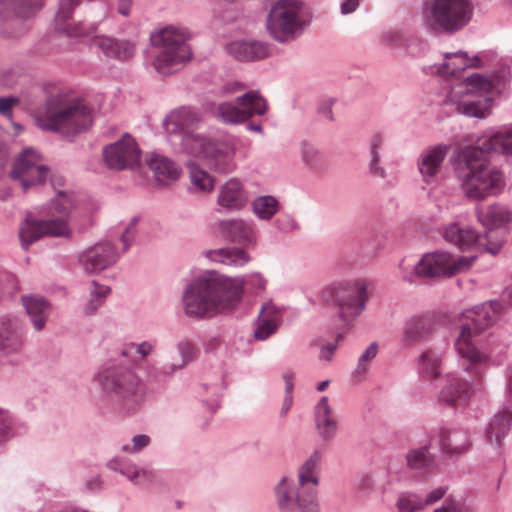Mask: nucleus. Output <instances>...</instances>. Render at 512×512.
<instances>
[{"instance_id":"1","label":"nucleus","mask_w":512,"mask_h":512,"mask_svg":"<svg viewBox=\"0 0 512 512\" xmlns=\"http://www.w3.org/2000/svg\"><path fill=\"white\" fill-rule=\"evenodd\" d=\"M200 121L196 111L181 107L170 112L164 120V127L168 133H179L182 136L181 145L186 154L204 161L218 172L232 171L240 143L236 140L212 141L195 133Z\"/></svg>"},{"instance_id":"2","label":"nucleus","mask_w":512,"mask_h":512,"mask_svg":"<svg viewBox=\"0 0 512 512\" xmlns=\"http://www.w3.org/2000/svg\"><path fill=\"white\" fill-rule=\"evenodd\" d=\"M244 280L209 272L194 281L186 290L183 301L189 316L205 317L231 311L240 302Z\"/></svg>"},{"instance_id":"3","label":"nucleus","mask_w":512,"mask_h":512,"mask_svg":"<svg viewBox=\"0 0 512 512\" xmlns=\"http://www.w3.org/2000/svg\"><path fill=\"white\" fill-rule=\"evenodd\" d=\"M501 309L498 301H490L462 314L460 332L454 347L459 357L467 364V369L488 361V355L482 347L481 335L498 320Z\"/></svg>"},{"instance_id":"4","label":"nucleus","mask_w":512,"mask_h":512,"mask_svg":"<svg viewBox=\"0 0 512 512\" xmlns=\"http://www.w3.org/2000/svg\"><path fill=\"white\" fill-rule=\"evenodd\" d=\"M457 176L466 197L483 201L504 187L502 173L490 166L479 147H464L457 155Z\"/></svg>"},{"instance_id":"5","label":"nucleus","mask_w":512,"mask_h":512,"mask_svg":"<svg viewBox=\"0 0 512 512\" xmlns=\"http://www.w3.org/2000/svg\"><path fill=\"white\" fill-rule=\"evenodd\" d=\"M46 89L49 96L45 111L37 116L41 128L74 135L92 124L91 111L83 101H68L65 93L54 85Z\"/></svg>"},{"instance_id":"6","label":"nucleus","mask_w":512,"mask_h":512,"mask_svg":"<svg viewBox=\"0 0 512 512\" xmlns=\"http://www.w3.org/2000/svg\"><path fill=\"white\" fill-rule=\"evenodd\" d=\"M320 459L318 451L311 454L299 469L297 485L287 478H283L277 485V502L282 512H319L316 486Z\"/></svg>"},{"instance_id":"7","label":"nucleus","mask_w":512,"mask_h":512,"mask_svg":"<svg viewBox=\"0 0 512 512\" xmlns=\"http://www.w3.org/2000/svg\"><path fill=\"white\" fill-rule=\"evenodd\" d=\"M506 76L488 77L473 74L464 81L455 84L447 95V103L456 106V111L467 116L484 118L490 114L491 94L499 90Z\"/></svg>"},{"instance_id":"8","label":"nucleus","mask_w":512,"mask_h":512,"mask_svg":"<svg viewBox=\"0 0 512 512\" xmlns=\"http://www.w3.org/2000/svg\"><path fill=\"white\" fill-rule=\"evenodd\" d=\"M74 208L71 194L58 191L49 206V218L45 220H25L19 230L21 245L27 249L33 242L45 236L68 237L70 235L69 216Z\"/></svg>"},{"instance_id":"9","label":"nucleus","mask_w":512,"mask_h":512,"mask_svg":"<svg viewBox=\"0 0 512 512\" xmlns=\"http://www.w3.org/2000/svg\"><path fill=\"white\" fill-rule=\"evenodd\" d=\"M190 35L184 28L168 26L152 34L153 46L159 48L153 65L161 74L177 70L191 58V49L187 44Z\"/></svg>"},{"instance_id":"10","label":"nucleus","mask_w":512,"mask_h":512,"mask_svg":"<svg viewBox=\"0 0 512 512\" xmlns=\"http://www.w3.org/2000/svg\"><path fill=\"white\" fill-rule=\"evenodd\" d=\"M472 6L468 0H426L422 17L424 24L433 31L453 33L470 21Z\"/></svg>"},{"instance_id":"11","label":"nucleus","mask_w":512,"mask_h":512,"mask_svg":"<svg viewBox=\"0 0 512 512\" xmlns=\"http://www.w3.org/2000/svg\"><path fill=\"white\" fill-rule=\"evenodd\" d=\"M305 25L301 0H275L266 18L268 33L280 42L295 39Z\"/></svg>"},{"instance_id":"12","label":"nucleus","mask_w":512,"mask_h":512,"mask_svg":"<svg viewBox=\"0 0 512 512\" xmlns=\"http://www.w3.org/2000/svg\"><path fill=\"white\" fill-rule=\"evenodd\" d=\"M323 298L334 302L340 317L347 321L364 310L368 300L367 283L363 279L335 283L323 291Z\"/></svg>"},{"instance_id":"13","label":"nucleus","mask_w":512,"mask_h":512,"mask_svg":"<svg viewBox=\"0 0 512 512\" xmlns=\"http://www.w3.org/2000/svg\"><path fill=\"white\" fill-rule=\"evenodd\" d=\"M103 391L120 401L138 402L144 386L134 372L123 367H109L97 375Z\"/></svg>"},{"instance_id":"14","label":"nucleus","mask_w":512,"mask_h":512,"mask_svg":"<svg viewBox=\"0 0 512 512\" xmlns=\"http://www.w3.org/2000/svg\"><path fill=\"white\" fill-rule=\"evenodd\" d=\"M475 260V256L454 257L449 252L436 251L422 256L415 266V273L425 278H449L468 271Z\"/></svg>"},{"instance_id":"15","label":"nucleus","mask_w":512,"mask_h":512,"mask_svg":"<svg viewBox=\"0 0 512 512\" xmlns=\"http://www.w3.org/2000/svg\"><path fill=\"white\" fill-rule=\"evenodd\" d=\"M442 235L446 242L462 251L475 248L496 255L503 246V240L498 235L494 233L481 235L473 228L462 226L457 222L444 226Z\"/></svg>"},{"instance_id":"16","label":"nucleus","mask_w":512,"mask_h":512,"mask_svg":"<svg viewBox=\"0 0 512 512\" xmlns=\"http://www.w3.org/2000/svg\"><path fill=\"white\" fill-rule=\"evenodd\" d=\"M48 168L41 155L32 148L24 149L15 159L10 177L19 181L24 191L44 182Z\"/></svg>"},{"instance_id":"17","label":"nucleus","mask_w":512,"mask_h":512,"mask_svg":"<svg viewBox=\"0 0 512 512\" xmlns=\"http://www.w3.org/2000/svg\"><path fill=\"white\" fill-rule=\"evenodd\" d=\"M0 3L7 5L12 13L2 27V33L8 38L25 34L29 29L28 21L43 7L42 0H0Z\"/></svg>"},{"instance_id":"18","label":"nucleus","mask_w":512,"mask_h":512,"mask_svg":"<svg viewBox=\"0 0 512 512\" xmlns=\"http://www.w3.org/2000/svg\"><path fill=\"white\" fill-rule=\"evenodd\" d=\"M266 101L257 92L250 91L237 98V104L222 103L218 106V115L228 123H241L253 115L266 112Z\"/></svg>"},{"instance_id":"19","label":"nucleus","mask_w":512,"mask_h":512,"mask_svg":"<svg viewBox=\"0 0 512 512\" xmlns=\"http://www.w3.org/2000/svg\"><path fill=\"white\" fill-rule=\"evenodd\" d=\"M106 164L111 169L133 168L140 161V150L130 135H124L119 141L104 148Z\"/></svg>"},{"instance_id":"20","label":"nucleus","mask_w":512,"mask_h":512,"mask_svg":"<svg viewBox=\"0 0 512 512\" xmlns=\"http://www.w3.org/2000/svg\"><path fill=\"white\" fill-rule=\"evenodd\" d=\"M116 260L117 254L109 242L97 243L80 257V262L88 273L101 272L113 265Z\"/></svg>"},{"instance_id":"21","label":"nucleus","mask_w":512,"mask_h":512,"mask_svg":"<svg viewBox=\"0 0 512 512\" xmlns=\"http://www.w3.org/2000/svg\"><path fill=\"white\" fill-rule=\"evenodd\" d=\"M476 216L478 221L486 228L484 234L494 233L503 241L504 236L498 228L502 227L512 219V212L501 204L489 205L486 209L481 206L476 208Z\"/></svg>"},{"instance_id":"22","label":"nucleus","mask_w":512,"mask_h":512,"mask_svg":"<svg viewBox=\"0 0 512 512\" xmlns=\"http://www.w3.org/2000/svg\"><path fill=\"white\" fill-rule=\"evenodd\" d=\"M447 152L448 146L445 144L429 147L422 152L418 169L426 183H429L440 171Z\"/></svg>"},{"instance_id":"23","label":"nucleus","mask_w":512,"mask_h":512,"mask_svg":"<svg viewBox=\"0 0 512 512\" xmlns=\"http://www.w3.org/2000/svg\"><path fill=\"white\" fill-rule=\"evenodd\" d=\"M435 330V321L430 315H414L407 319L403 328V340L416 344L429 337Z\"/></svg>"},{"instance_id":"24","label":"nucleus","mask_w":512,"mask_h":512,"mask_svg":"<svg viewBox=\"0 0 512 512\" xmlns=\"http://www.w3.org/2000/svg\"><path fill=\"white\" fill-rule=\"evenodd\" d=\"M469 397V383L457 376H448L445 386L439 393V400L453 407L464 406Z\"/></svg>"},{"instance_id":"25","label":"nucleus","mask_w":512,"mask_h":512,"mask_svg":"<svg viewBox=\"0 0 512 512\" xmlns=\"http://www.w3.org/2000/svg\"><path fill=\"white\" fill-rule=\"evenodd\" d=\"M281 322V311L278 309L273 303L266 302L262 305L258 320L257 326L254 331V337L257 340H266L269 338L275 331Z\"/></svg>"},{"instance_id":"26","label":"nucleus","mask_w":512,"mask_h":512,"mask_svg":"<svg viewBox=\"0 0 512 512\" xmlns=\"http://www.w3.org/2000/svg\"><path fill=\"white\" fill-rule=\"evenodd\" d=\"M315 423L318 433L323 439L333 438L337 430V421L326 396L321 397L315 407Z\"/></svg>"},{"instance_id":"27","label":"nucleus","mask_w":512,"mask_h":512,"mask_svg":"<svg viewBox=\"0 0 512 512\" xmlns=\"http://www.w3.org/2000/svg\"><path fill=\"white\" fill-rule=\"evenodd\" d=\"M439 445L446 453L461 454L469 448V436L464 430L444 427L439 433Z\"/></svg>"},{"instance_id":"28","label":"nucleus","mask_w":512,"mask_h":512,"mask_svg":"<svg viewBox=\"0 0 512 512\" xmlns=\"http://www.w3.org/2000/svg\"><path fill=\"white\" fill-rule=\"evenodd\" d=\"M476 147L482 149L485 155L489 152L512 155V129L501 128L488 138L479 139Z\"/></svg>"},{"instance_id":"29","label":"nucleus","mask_w":512,"mask_h":512,"mask_svg":"<svg viewBox=\"0 0 512 512\" xmlns=\"http://www.w3.org/2000/svg\"><path fill=\"white\" fill-rule=\"evenodd\" d=\"M479 64V58H468L464 52L446 53L443 64L436 67V72L444 77L455 76L465 68L477 67Z\"/></svg>"},{"instance_id":"30","label":"nucleus","mask_w":512,"mask_h":512,"mask_svg":"<svg viewBox=\"0 0 512 512\" xmlns=\"http://www.w3.org/2000/svg\"><path fill=\"white\" fill-rule=\"evenodd\" d=\"M222 234L233 242L252 244L255 232L252 226L240 219L225 220L220 223Z\"/></svg>"},{"instance_id":"31","label":"nucleus","mask_w":512,"mask_h":512,"mask_svg":"<svg viewBox=\"0 0 512 512\" xmlns=\"http://www.w3.org/2000/svg\"><path fill=\"white\" fill-rule=\"evenodd\" d=\"M148 166L153 173L156 182L165 185L180 176L179 167L168 158L160 155H153L148 160Z\"/></svg>"},{"instance_id":"32","label":"nucleus","mask_w":512,"mask_h":512,"mask_svg":"<svg viewBox=\"0 0 512 512\" xmlns=\"http://www.w3.org/2000/svg\"><path fill=\"white\" fill-rule=\"evenodd\" d=\"M93 43L108 57L127 60L134 54V45L128 41H118L106 36H96Z\"/></svg>"},{"instance_id":"33","label":"nucleus","mask_w":512,"mask_h":512,"mask_svg":"<svg viewBox=\"0 0 512 512\" xmlns=\"http://www.w3.org/2000/svg\"><path fill=\"white\" fill-rule=\"evenodd\" d=\"M228 51L242 61H253L266 57L268 47L257 41H236L228 46Z\"/></svg>"},{"instance_id":"34","label":"nucleus","mask_w":512,"mask_h":512,"mask_svg":"<svg viewBox=\"0 0 512 512\" xmlns=\"http://www.w3.org/2000/svg\"><path fill=\"white\" fill-rule=\"evenodd\" d=\"M444 354L436 348L426 349L418 358L420 374L425 378H437L442 371Z\"/></svg>"},{"instance_id":"35","label":"nucleus","mask_w":512,"mask_h":512,"mask_svg":"<svg viewBox=\"0 0 512 512\" xmlns=\"http://www.w3.org/2000/svg\"><path fill=\"white\" fill-rule=\"evenodd\" d=\"M23 305L27 314L30 316L33 326L36 330H41L49 315V304L41 297L36 296H23Z\"/></svg>"},{"instance_id":"36","label":"nucleus","mask_w":512,"mask_h":512,"mask_svg":"<svg viewBox=\"0 0 512 512\" xmlns=\"http://www.w3.org/2000/svg\"><path fill=\"white\" fill-rule=\"evenodd\" d=\"M246 198L242 185L237 179H230L221 188L218 203L229 209H238L244 205Z\"/></svg>"},{"instance_id":"37","label":"nucleus","mask_w":512,"mask_h":512,"mask_svg":"<svg viewBox=\"0 0 512 512\" xmlns=\"http://www.w3.org/2000/svg\"><path fill=\"white\" fill-rule=\"evenodd\" d=\"M207 257L213 262L234 266H243L250 261L249 255L238 248L211 250L207 253Z\"/></svg>"},{"instance_id":"38","label":"nucleus","mask_w":512,"mask_h":512,"mask_svg":"<svg viewBox=\"0 0 512 512\" xmlns=\"http://www.w3.org/2000/svg\"><path fill=\"white\" fill-rule=\"evenodd\" d=\"M512 421V413L504 410L497 415L489 423L487 429V437L490 442L500 445L501 439L508 433Z\"/></svg>"},{"instance_id":"39","label":"nucleus","mask_w":512,"mask_h":512,"mask_svg":"<svg viewBox=\"0 0 512 512\" xmlns=\"http://www.w3.org/2000/svg\"><path fill=\"white\" fill-rule=\"evenodd\" d=\"M22 346L21 334L10 324L0 328V351L5 354L18 351Z\"/></svg>"},{"instance_id":"40","label":"nucleus","mask_w":512,"mask_h":512,"mask_svg":"<svg viewBox=\"0 0 512 512\" xmlns=\"http://www.w3.org/2000/svg\"><path fill=\"white\" fill-rule=\"evenodd\" d=\"M192 186L201 192H210L214 187V178L194 163H188Z\"/></svg>"},{"instance_id":"41","label":"nucleus","mask_w":512,"mask_h":512,"mask_svg":"<svg viewBox=\"0 0 512 512\" xmlns=\"http://www.w3.org/2000/svg\"><path fill=\"white\" fill-rule=\"evenodd\" d=\"M302 159L308 167L314 170H322L326 166L323 153L310 143L302 144Z\"/></svg>"},{"instance_id":"42","label":"nucleus","mask_w":512,"mask_h":512,"mask_svg":"<svg viewBox=\"0 0 512 512\" xmlns=\"http://www.w3.org/2000/svg\"><path fill=\"white\" fill-rule=\"evenodd\" d=\"M253 211L262 219H270L278 211V201L272 196H262L254 200Z\"/></svg>"},{"instance_id":"43","label":"nucleus","mask_w":512,"mask_h":512,"mask_svg":"<svg viewBox=\"0 0 512 512\" xmlns=\"http://www.w3.org/2000/svg\"><path fill=\"white\" fill-rule=\"evenodd\" d=\"M109 293L110 288L108 286L93 282L91 297L84 308L85 313L89 315L95 313L98 308L102 306L104 299L108 296Z\"/></svg>"},{"instance_id":"44","label":"nucleus","mask_w":512,"mask_h":512,"mask_svg":"<svg viewBox=\"0 0 512 512\" xmlns=\"http://www.w3.org/2000/svg\"><path fill=\"white\" fill-rule=\"evenodd\" d=\"M396 507L398 512H417L424 508V501L417 494L402 493L397 499Z\"/></svg>"},{"instance_id":"45","label":"nucleus","mask_w":512,"mask_h":512,"mask_svg":"<svg viewBox=\"0 0 512 512\" xmlns=\"http://www.w3.org/2000/svg\"><path fill=\"white\" fill-rule=\"evenodd\" d=\"M152 350V344L143 342L141 344L130 343L125 345L122 355L132 362L143 360Z\"/></svg>"},{"instance_id":"46","label":"nucleus","mask_w":512,"mask_h":512,"mask_svg":"<svg viewBox=\"0 0 512 512\" xmlns=\"http://www.w3.org/2000/svg\"><path fill=\"white\" fill-rule=\"evenodd\" d=\"M431 463V457L428 453L427 448H419L411 450L407 454V465L411 469L420 470L429 466Z\"/></svg>"},{"instance_id":"47","label":"nucleus","mask_w":512,"mask_h":512,"mask_svg":"<svg viewBox=\"0 0 512 512\" xmlns=\"http://www.w3.org/2000/svg\"><path fill=\"white\" fill-rule=\"evenodd\" d=\"M131 482L135 484H143L152 482L155 474L151 470L139 469L135 466H128L121 471Z\"/></svg>"},{"instance_id":"48","label":"nucleus","mask_w":512,"mask_h":512,"mask_svg":"<svg viewBox=\"0 0 512 512\" xmlns=\"http://www.w3.org/2000/svg\"><path fill=\"white\" fill-rule=\"evenodd\" d=\"M13 436V418L9 411L0 407V442Z\"/></svg>"},{"instance_id":"49","label":"nucleus","mask_w":512,"mask_h":512,"mask_svg":"<svg viewBox=\"0 0 512 512\" xmlns=\"http://www.w3.org/2000/svg\"><path fill=\"white\" fill-rule=\"evenodd\" d=\"M377 352V344L371 343L364 351V353L360 356L355 372L357 374H364L368 369L369 362L376 357Z\"/></svg>"},{"instance_id":"50","label":"nucleus","mask_w":512,"mask_h":512,"mask_svg":"<svg viewBox=\"0 0 512 512\" xmlns=\"http://www.w3.org/2000/svg\"><path fill=\"white\" fill-rule=\"evenodd\" d=\"M178 351L181 356L180 362H173L172 366L183 367L187 362L191 361L195 356L194 346L189 342H181L178 345Z\"/></svg>"},{"instance_id":"51","label":"nucleus","mask_w":512,"mask_h":512,"mask_svg":"<svg viewBox=\"0 0 512 512\" xmlns=\"http://www.w3.org/2000/svg\"><path fill=\"white\" fill-rule=\"evenodd\" d=\"M150 443L147 435H136L132 439V445H124L122 450L126 453H136L146 447Z\"/></svg>"},{"instance_id":"52","label":"nucleus","mask_w":512,"mask_h":512,"mask_svg":"<svg viewBox=\"0 0 512 512\" xmlns=\"http://www.w3.org/2000/svg\"><path fill=\"white\" fill-rule=\"evenodd\" d=\"M19 103L16 97H0V115L11 117L12 109Z\"/></svg>"},{"instance_id":"53","label":"nucleus","mask_w":512,"mask_h":512,"mask_svg":"<svg viewBox=\"0 0 512 512\" xmlns=\"http://www.w3.org/2000/svg\"><path fill=\"white\" fill-rule=\"evenodd\" d=\"M379 145H380V139L375 140L373 143V146H372L373 157H372L370 167H371V171L373 172L374 175L379 176V177H384V170L377 166L378 159H379L377 149H378Z\"/></svg>"},{"instance_id":"54","label":"nucleus","mask_w":512,"mask_h":512,"mask_svg":"<svg viewBox=\"0 0 512 512\" xmlns=\"http://www.w3.org/2000/svg\"><path fill=\"white\" fill-rule=\"evenodd\" d=\"M251 284L258 290H263L266 285V280L258 273L251 274L246 281H244V284Z\"/></svg>"},{"instance_id":"55","label":"nucleus","mask_w":512,"mask_h":512,"mask_svg":"<svg viewBox=\"0 0 512 512\" xmlns=\"http://www.w3.org/2000/svg\"><path fill=\"white\" fill-rule=\"evenodd\" d=\"M444 494H445V490L443 488L434 489L427 495V497L425 499H423L424 507L426 505H430V504L437 502L444 496Z\"/></svg>"},{"instance_id":"56","label":"nucleus","mask_w":512,"mask_h":512,"mask_svg":"<svg viewBox=\"0 0 512 512\" xmlns=\"http://www.w3.org/2000/svg\"><path fill=\"white\" fill-rule=\"evenodd\" d=\"M434 512H463L462 508L454 501H445L443 505Z\"/></svg>"},{"instance_id":"57","label":"nucleus","mask_w":512,"mask_h":512,"mask_svg":"<svg viewBox=\"0 0 512 512\" xmlns=\"http://www.w3.org/2000/svg\"><path fill=\"white\" fill-rule=\"evenodd\" d=\"M134 227H135V223L132 222L127 228L126 230L124 231V233L122 234V237H121V240L124 244V250H126L129 246V243L131 242L133 236H134Z\"/></svg>"},{"instance_id":"58","label":"nucleus","mask_w":512,"mask_h":512,"mask_svg":"<svg viewBox=\"0 0 512 512\" xmlns=\"http://www.w3.org/2000/svg\"><path fill=\"white\" fill-rule=\"evenodd\" d=\"M336 350V345L335 344H327L325 346H323L321 348V352H320V358L321 359H324V360H331L334 352Z\"/></svg>"},{"instance_id":"59","label":"nucleus","mask_w":512,"mask_h":512,"mask_svg":"<svg viewBox=\"0 0 512 512\" xmlns=\"http://www.w3.org/2000/svg\"><path fill=\"white\" fill-rule=\"evenodd\" d=\"M359 5V0H345L341 4V12L343 14H348L356 10Z\"/></svg>"},{"instance_id":"60","label":"nucleus","mask_w":512,"mask_h":512,"mask_svg":"<svg viewBox=\"0 0 512 512\" xmlns=\"http://www.w3.org/2000/svg\"><path fill=\"white\" fill-rule=\"evenodd\" d=\"M131 5L132 0H119L118 12L123 16H128L130 13Z\"/></svg>"},{"instance_id":"61","label":"nucleus","mask_w":512,"mask_h":512,"mask_svg":"<svg viewBox=\"0 0 512 512\" xmlns=\"http://www.w3.org/2000/svg\"><path fill=\"white\" fill-rule=\"evenodd\" d=\"M292 403H293L292 394H286V396L283 400V405H282L281 411H280L281 416L287 415L288 411L290 410V408L292 406Z\"/></svg>"},{"instance_id":"62","label":"nucleus","mask_w":512,"mask_h":512,"mask_svg":"<svg viewBox=\"0 0 512 512\" xmlns=\"http://www.w3.org/2000/svg\"><path fill=\"white\" fill-rule=\"evenodd\" d=\"M283 378H284L285 385H286V394H292L293 375L290 373H286Z\"/></svg>"},{"instance_id":"63","label":"nucleus","mask_w":512,"mask_h":512,"mask_svg":"<svg viewBox=\"0 0 512 512\" xmlns=\"http://www.w3.org/2000/svg\"><path fill=\"white\" fill-rule=\"evenodd\" d=\"M331 106H332V103L329 102L325 105H323L321 108H320V112L328 119L332 120L333 119V116H332V111H331Z\"/></svg>"},{"instance_id":"64","label":"nucleus","mask_w":512,"mask_h":512,"mask_svg":"<svg viewBox=\"0 0 512 512\" xmlns=\"http://www.w3.org/2000/svg\"><path fill=\"white\" fill-rule=\"evenodd\" d=\"M86 485L89 490L97 489L100 487V480L99 478L92 479L88 481Z\"/></svg>"}]
</instances>
